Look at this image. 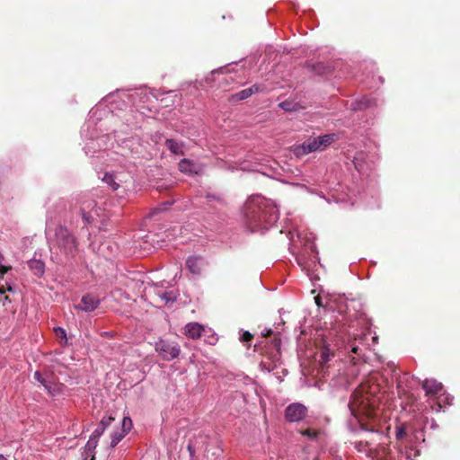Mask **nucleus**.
<instances>
[{"instance_id":"nucleus-1","label":"nucleus","mask_w":460,"mask_h":460,"mask_svg":"<svg viewBox=\"0 0 460 460\" xmlns=\"http://www.w3.org/2000/svg\"><path fill=\"white\" fill-rule=\"evenodd\" d=\"M380 402L378 385L362 384L351 394L348 406L361 429L388 438L391 419L379 408Z\"/></svg>"},{"instance_id":"nucleus-2","label":"nucleus","mask_w":460,"mask_h":460,"mask_svg":"<svg viewBox=\"0 0 460 460\" xmlns=\"http://www.w3.org/2000/svg\"><path fill=\"white\" fill-rule=\"evenodd\" d=\"M243 213L246 226L251 232L264 233L279 219V209L276 204L259 195L246 200Z\"/></svg>"},{"instance_id":"nucleus-3","label":"nucleus","mask_w":460,"mask_h":460,"mask_svg":"<svg viewBox=\"0 0 460 460\" xmlns=\"http://www.w3.org/2000/svg\"><path fill=\"white\" fill-rule=\"evenodd\" d=\"M52 259L58 263H65L74 259L78 252V243L72 232L65 226L55 228L53 235L51 230H47Z\"/></svg>"},{"instance_id":"nucleus-4","label":"nucleus","mask_w":460,"mask_h":460,"mask_svg":"<svg viewBox=\"0 0 460 460\" xmlns=\"http://www.w3.org/2000/svg\"><path fill=\"white\" fill-rule=\"evenodd\" d=\"M103 204L104 202L102 200L84 199L81 201L80 212L86 226L94 225L100 230L105 229L104 226H106L109 215L106 213L105 208L101 207Z\"/></svg>"},{"instance_id":"nucleus-5","label":"nucleus","mask_w":460,"mask_h":460,"mask_svg":"<svg viewBox=\"0 0 460 460\" xmlns=\"http://www.w3.org/2000/svg\"><path fill=\"white\" fill-rule=\"evenodd\" d=\"M337 140L335 133L309 137L302 144L294 146L293 153L296 157H302L314 152H322Z\"/></svg>"},{"instance_id":"nucleus-6","label":"nucleus","mask_w":460,"mask_h":460,"mask_svg":"<svg viewBox=\"0 0 460 460\" xmlns=\"http://www.w3.org/2000/svg\"><path fill=\"white\" fill-rule=\"evenodd\" d=\"M366 337L367 333L365 332H361L360 334H351L343 328L339 333H337V338L333 347H336L338 349H344L345 353L352 352L358 355V344H363Z\"/></svg>"},{"instance_id":"nucleus-7","label":"nucleus","mask_w":460,"mask_h":460,"mask_svg":"<svg viewBox=\"0 0 460 460\" xmlns=\"http://www.w3.org/2000/svg\"><path fill=\"white\" fill-rule=\"evenodd\" d=\"M155 351L167 361L176 358L181 352L179 344L168 340H160L155 343Z\"/></svg>"},{"instance_id":"nucleus-8","label":"nucleus","mask_w":460,"mask_h":460,"mask_svg":"<svg viewBox=\"0 0 460 460\" xmlns=\"http://www.w3.org/2000/svg\"><path fill=\"white\" fill-rule=\"evenodd\" d=\"M418 456V451L410 448L405 453L394 448L392 450L389 447H383L377 452V460H402V458L413 460V457Z\"/></svg>"},{"instance_id":"nucleus-9","label":"nucleus","mask_w":460,"mask_h":460,"mask_svg":"<svg viewBox=\"0 0 460 460\" xmlns=\"http://www.w3.org/2000/svg\"><path fill=\"white\" fill-rule=\"evenodd\" d=\"M307 414V408L299 402L289 404L285 410V417L290 422L302 420Z\"/></svg>"},{"instance_id":"nucleus-10","label":"nucleus","mask_w":460,"mask_h":460,"mask_svg":"<svg viewBox=\"0 0 460 460\" xmlns=\"http://www.w3.org/2000/svg\"><path fill=\"white\" fill-rule=\"evenodd\" d=\"M101 304V299L93 294H86L81 298V303L75 305L76 309L86 313L94 311Z\"/></svg>"},{"instance_id":"nucleus-11","label":"nucleus","mask_w":460,"mask_h":460,"mask_svg":"<svg viewBox=\"0 0 460 460\" xmlns=\"http://www.w3.org/2000/svg\"><path fill=\"white\" fill-rule=\"evenodd\" d=\"M179 170L185 174H198L202 171V166L198 163L184 158L179 163Z\"/></svg>"},{"instance_id":"nucleus-12","label":"nucleus","mask_w":460,"mask_h":460,"mask_svg":"<svg viewBox=\"0 0 460 460\" xmlns=\"http://www.w3.org/2000/svg\"><path fill=\"white\" fill-rule=\"evenodd\" d=\"M205 264L204 259L200 256H190L186 261V267L194 275H200Z\"/></svg>"},{"instance_id":"nucleus-13","label":"nucleus","mask_w":460,"mask_h":460,"mask_svg":"<svg viewBox=\"0 0 460 460\" xmlns=\"http://www.w3.org/2000/svg\"><path fill=\"white\" fill-rule=\"evenodd\" d=\"M205 332L204 326L199 323H190L184 327L185 335L193 340L200 338Z\"/></svg>"},{"instance_id":"nucleus-14","label":"nucleus","mask_w":460,"mask_h":460,"mask_svg":"<svg viewBox=\"0 0 460 460\" xmlns=\"http://www.w3.org/2000/svg\"><path fill=\"white\" fill-rule=\"evenodd\" d=\"M422 388L427 395L434 396L442 391L443 385L435 379H426L422 384Z\"/></svg>"},{"instance_id":"nucleus-15","label":"nucleus","mask_w":460,"mask_h":460,"mask_svg":"<svg viewBox=\"0 0 460 460\" xmlns=\"http://www.w3.org/2000/svg\"><path fill=\"white\" fill-rule=\"evenodd\" d=\"M43 386L47 393L51 396H56L63 393L64 385L54 381L52 378H47Z\"/></svg>"},{"instance_id":"nucleus-16","label":"nucleus","mask_w":460,"mask_h":460,"mask_svg":"<svg viewBox=\"0 0 460 460\" xmlns=\"http://www.w3.org/2000/svg\"><path fill=\"white\" fill-rule=\"evenodd\" d=\"M453 398L448 394H440L430 402V407L435 411H440L445 404L450 405Z\"/></svg>"},{"instance_id":"nucleus-17","label":"nucleus","mask_w":460,"mask_h":460,"mask_svg":"<svg viewBox=\"0 0 460 460\" xmlns=\"http://www.w3.org/2000/svg\"><path fill=\"white\" fill-rule=\"evenodd\" d=\"M333 348L332 345L328 343L326 341H323V346L320 350V364L323 367L327 362L333 357Z\"/></svg>"},{"instance_id":"nucleus-18","label":"nucleus","mask_w":460,"mask_h":460,"mask_svg":"<svg viewBox=\"0 0 460 460\" xmlns=\"http://www.w3.org/2000/svg\"><path fill=\"white\" fill-rule=\"evenodd\" d=\"M97 445L98 443L93 441V439L89 438L82 452V460H95V448Z\"/></svg>"},{"instance_id":"nucleus-19","label":"nucleus","mask_w":460,"mask_h":460,"mask_svg":"<svg viewBox=\"0 0 460 460\" xmlns=\"http://www.w3.org/2000/svg\"><path fill=\"white\" fill-rule=\"evenodd\" d=\"M375 104V102L367 97H362L359 100L352 102L350 104L351 110L358 111L371 107Z\"/></svg>"},{"instance_id":"nucleus-20","label":"nucleus","mask_w":460,"mask_h":460,"mask_svg":"<svg viewBox=\"0 0 460 460\" xmlns=\"http://www.w3.org/2000/svg\"><path fill=\"white\" fill-rule=\"evenodd\" d=\"M29 268L33 271V273L38 276L41 277L45 272V264L40 260H31L28 262Z\"/></svg>"},{"instance_id":"nucleus-21","label":"nucleus","mask_w":460,"mask_h":460,"mask_svg":"<svg viewBox=\"0 0 460 460\" xmlns=\"http://www.w3.org/2000/svg\"><path fill=\"white\" fill-rule=\"evenodd\" d=\"M102 181L110 185L113 190H117L120 187V184L118 181V176L112 172H106ZM119 181H121L120 179H119Z\"/></svg>"},{"instance_id":"nucleus-22","label":"nucleus","mask_w":460,"mask_h":460,"mask_svg":"<svg viewBox=\"0 0 460 460\" xmlns=\"http://www.w3.org/2000/svg\"><path fill=\"white\" fill-rule=\"evenodd\" d=\"M254 90L258 91V87L256 85H253L250 88L243 89V90L234 93V95H232V100L233 101L245 100L252 94Z\"/></svg>"},{"instance_id":"nucleus-23","label":"nucleus","mask_w":460,"mask_h":460,"mask_svg":"<svg viewBox=\"0 0 460 460\" xmlns=\"http://www.w3.org/2000/svg\"><path fill=\"white\" fill-rule=\"evenodd\" d=\"M165 146L172 153L175 155L183 154L182 145L174 139H166Z\"/></svg>"},{"instance_id":"nucleus-24","label":"nucleus","mask_w":460,"mask_h":460,"mask_svg":"<svg viewBox=\"0 0 460 460\" xmlns=\"http://www.w3.org/2000/svg\"><path fill=\"white\" fill-rule=\"evenodd\" d=\"M296 261H297L298 265L301 267L302 270L305 271L307 273V275L309 276L310 267L313 264L314 265L316 264L318 258L316 257V255H314V258L311 260V262L308 263L307 261H305V259L304 258V256L300 255L296 258Z\"/></svg>"},{"instance_id":"nucleus-25","label":"nucleus","mask_w":460,"mask_h":460,"mask_svg":"<svg viewBox=\"0 0 460 460\" xmlns=\"http://www.w3.org/2000/svg\"><path fill=\"white\" fill-rule=\"evenodd\" d=\"M127 434L120 431H113L111 434V447H116Z\"/></svg>"},{"instance_id":"nucleus-26","label":"nucleus","mask_w":460,"mask_h":460,"mask_svg":"<svg viewBox=\"0 0 460 460\" xmlns=\"http://www.w3.org/2000/svg\"><path fill=\"white\" fill-rule=\"evenodd\" d=\"M177 296L173 291H164L161 293V301L164 304L173 303Z\"/></svg>"},{"instance_id":"nucleus-27","label":"nucleus","mask_w":460,"mask_h":460,"mask_svg":"<svg viewBox=\"0 0 460 460\" xmlns=\"http://www.w3.org/2000/svg\"><path fill=\"white\" fill-rule=\"evenodd\" d=\"M105 429L101 427L100 425L97 426V428L93 430L92 435L90 436V439H93L96 443L99 442V438L104 433Z\"/></svg>"},{"instance_id":"nucleus-28","label":"nucleus","mask_w":460,"mask_h":460,"mask_svg":"<svg viewBox=\"0 0 460 460\" xmlns=\"http://www.w3.org/2000/svg\"><path fill=\"white\" fill-rule=\"evenodd\" d=\"M132 428V420L129 417H124L122 420L121 431L128 433Z\"/></svg>"},{"instance_id":"nucleus-29","label":"nucleus","mask_w":460,"mask_h":460,"mask_svg":"<svg viewBox=\"0 0 460 460\" xmlns=\"http://www.w3.org/2000/svg\"><path fill=\"white\" fill-rule=\"evenodd\" d=\"M134 95H138V96L144 95V97L146 99V101L149 100L150 96L156 98V95L154 93H152V92L148 93L146 89H140L138 92H135L134 93L130 94L131 97H133Z\"/></svg>"},{"instance_id":"nucleus-30","label":"nucleus","mask_w":460,"mask_h":460,"mask_svg":"<svg viewBox=\"0 0 460 460\" xmlns=\"http://www.w3.org/2000/svg\"><path fill=\"white\" fill-rule=\"evenodd\" d=\"M163 288H164V283H161L160 284H153L151 287H150V290L158 297L161 299V293H164V291L163 290Z\"/></svg>"},{"instance_id":"nucleus-31","label":"nucleus","mask_w":460,"mask_h":460,"mask_svg":"<svg viewBox=\"0 0 460 460\" xmlns=\"http://www.w3.org/2000/svg\"><path fill=\"white\" fill-rule=\"evenodd\" d=\"M355 448L358 452H365V453H367L368 450H371L369 444L367 442H362V441L355 442Z\"/></svg>"},{"instance_id":"nucleus-32","label":"nucleus","mask_w":460,"mask_h":460,"mask_svg":"<svg viewBox=\"0 0 460 460\" xmlns=\"http://www.w3.org/2000/svg\"><path fill=\"white\" fill-rule=\"evenodd\" d=\"M54 332L56 336L60 340L61 342L63 341L66 342V332L65 329H63L62 327H56L54 328Z\"/></svg>"},{"instance_id":"nucleus-33","label":"nucleus","mask_w":460,"mask_h":460,"mask_svg":"<svg viewBox=\"0 0 460 460\" xmlns=\"http://www.w3.org/2000/svg\"><path fill=\"white\" fill-rule=\"evenodd\" d=\"M407 435L406 427L404 425L396 427V439L402 440Z\"/></svg>"},{"instance_id":"nucleus-34","label":"nucleus","mask_w":460,"mask_h":460,"mask_svg":"<svg viewBox=\"0 0 460 460\" xmlns=\"http://www.w3.org/2000/svg\"><path fill=\"white\" fill-rule=\"evenodd\" d=\"M113 420H114V418H113V417H111V416H104V417L101 420V421H100L99 425H100L101 427H102L104 429H107V428L111 424V422H112Z\"/></svg>"},{"instance_id":"nucleus-35","label":"nucleus","mask_w":460,"mask_h":460,"mask_svg":"<svg viewBox=\"0 0 460 460\" xmlns=\"http://www.w3.org/2000/svg\"><path fill=\"white\" fill-rule=\"evenodd\" d=\"M301 434L308 438H314L317 436V432L313 429H305L301 431Z\"/></svg>"},{"instance_id":"nucleus-36","label":"nucleus","mask_w":460,"mask_h":460,"mask_svg":"<svg viewBox=\"0 0 460 460\" xmlns=\"http://www.w3.org/2000/svg\"><path fill=\"white\" fill-rule=\"evenodd\" d=\"M252 339V335L247 331L243 332L242 333V335L240 336V341L242 342L250 341Z\"/></svg>"},{"instance_id":"nucleus-37","label":"nucleus","mask_w":460,"mask_h":460,"mask_svg":"<svg viewBox=\"0 0 460 460\" xmlns=\"http://www.w3.org/2000/svg\"><path fill=\"white\" fill-rule=\"evenodd\" d=\"M34 378L40 383L42 385L44 382L47 380V377H44L40 371H36L34 373Z\"/></svg>"},{"instance_id":"nucleus-38","label":"nucleus","mask_w":460,"mask_h":460,"mask_svg":"<svg viewBox=\"0 0 460 460\" xmlns=\"http://www.w3.org/2000/svg\"><path fill=\"white\" fill-rule=\"evenodd\" d=\"M260 367L262 371H266L268 373H270L273 369V367L270 365H267L265 362H261Z\"/></svg>"},{"instance_id":"nucleus-39","label":"nucleus","mask_w":460,"mask_h":460,"mask_svg":"<svg viewBox=\"0 0 460 460\" xmlns=\"http://www.w3.org/2000/svg\"><path fill=\"white\" fill-rule=\"evenodd\" d=\"M359 158L358 157H355V160H354V164H355V168L359 172H361L363 171V166L362 164H359Z\"/></svg>"},{"instance_id":"nucleus-40","label":"nucleus","mask_w":460,"mask_h":460,"mask_svg":"<svg viewBox=\"0 0 460 460\" xmlns=\"http://www.w3.org/2000/svg\"><path fill=\"white\" fill-rule=\"evenodd\" d=\"M8 270H9L8 267H5V266L0 264L1 278H4V275L8 271Z\"/></svg>"},{"instance_id":"nucleus-41","label":"nucleus","mask_w":460,"mask_h":460,"mask_svg":"<svg viewBox=\"0 0 460 460\" xmlns=\"http://www.w3.org/2000/svg\"><path fill=\"white\" fill-rule=\"evenodd\" d=\"M94 144V140H91L84 147L85 149V154L86 155H90V150H89V146L90 145H93Z\"/></svg>"},{"instance_id":"nucleus-42","label":"nucleus","mask_w":460,"mask_h":460,"mask_svg":"<svg viewBox=\"0 0 460 460\" xmlns=\"http://www.w3.org/2000/svg\"><path fill=\"white\" fill-rule=\"evenodd\" d=\"M217 341V338L213 334L211 337H209L208 342L210 344H214Z\"/></svg>"},{"instance_id":"nucleus-43","label":"nucleus","mask_w":460,"mask_h":460,"mask_svg":"<svg viewBox=\"0 0 460 460\" xmlns=\"http://www.w3.org/2000/svg\"><path fill=\"white\" fill-rule=\"evenodd\" d=\"M280 105H281V107H282L283 109H285V110H288V103H286V102H282Z\"/></svg>"},{"instance_id":"nucleus-44","label":"nucleus","mask_w":460,"mask_h":460,"mask_svg":"<svg viewBox=\"0 0 460 460\" xmlns=\"http://www.w3.org/2000/svg\"><path fill=\"white\" fill-rule=\"evenodd\" d=\"M188 449H189V451H190V455H192V454L194 453V452H193V449H192V446H191V444H190V443L188 445Z\"/></svg>"},{"instance_id":"nucleus-45","label":"nucleus","mask_w":460,"mask_h":460,"mask_svg":"<svg viewBox=\"0 0 460 460\" xmlns=\"http://www.w3.org/2000/svg\"><path fill=\"white\" fill-rule=\"evenodd\" d=\"M7 290L10 291V292H13V288L11 286H8Z\"/></svg>"},{"instance_id":"nucleus-46","label":"nucleus","mask_w":460,"mask_h":460,"mask_svg":"<svg viewBox=\"0 0 460 460\" xmlns=\"http://www.w3.org/2000/svg\"><path fill=\"white\" fill-rule=\"evenodd\" d=\"M297 186H300L301 188H305V190H308V188L305 185H302V184H296Z\"/></svg>"},{"instance_id":"nucleus-47","label":"nucleus","mask_w":460,"mask_h":460,"mask_svg":"<svg viewBox=\"0 0 460 460\" xmlns=\"http://www.w3.org/2000/svg\"><path fill=\"white\" fill-rule=\"evenodd\" d=\"M315 301H316L317 305H320V300L318 297H315Z\"/></svg>"},{"instance_id":"nucleus-48","label":"nucleus","mask_w":460,"mask_h":460,"mask_svg":"<svg viewBox=\"0 0 460 460\" xmlns=\"http://www.w3.org/2000/svg\"><path fill=\"white\" fill-rule=\"evenodd\" d=\"M0 460H6L3 455H0Z\"/></svg>"},{"instance_id":"nucleus-49","label":"nucleus","mask_w":460,"mask_h":460,"mask_svg":"<svg viewBox=\"0 0 460 460\" xmlns=\"http://www.w3.org/2000/svg\"><path fill=\"white\" fill-rule=\"evenodd\" d=\"M311 250L313 252H314V245H311Z\"/></svg>"},{"instance_id":"nucleus-50","label":"nucleus","mask_w":460,"mask_h":460,"mask_svg":"<svg viewBox=\"0 0 460 460\" xmlns=\"http://www.w3.org/2000/svg\"><path fill=\"white\" fill-rule=\"evenodd\" d=\"M372 339H373L374 341H376L377 338L376 337H373Z\"/></svg>"}]
</instances>
